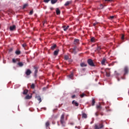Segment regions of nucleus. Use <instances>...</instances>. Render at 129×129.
<instances>
[{"instance_id": "nucleus-1", "label": "nucleus", "mask_w": 129, "mask_h": 129, "mask_svg": "<svg viewBox=\"0 0 129 129\" xmlns=\"http://www.w3.org/2000/svg\"><path fill=\"white\" fill-rule=\"evenodd\" d=\"M96 107L97 111L95 113V116H98L100 114V115H101V116H103V115H104V113H103V112H100L101 109H102V107H101V105L100 104H99V105H97Z\"/></svg>"}, {"instance_id": "nucleus-2", "label": "nucleus", "mask_w": 129, "mask_h": 129, "mask_svg": "<svg viewBox=\"0 0 129 129\" xmlns=\"http://www.w3.org/2000/svg\"><path fill=\"white\" fill-rule=\"evenodd\" d=\"M65 117V114L63 113L60 116V121L61 124L62 126H65V124H66V122L65 121V119H64Z\"/></svg>"}, {"instance_id": "nucleus-3", "label": "nucleus", "mask_w": 129, "mask_h": 129, "mask_svg": "<svg viewBox=\"0 0 129 129\" xmlns=\"http://www.w3.org/2000/svg\"><path fill=\"white\" fill-rule=\"evenodd\" d=\"M87 63L91 67H95V64H94V62H93V60H92V59L90 58L88 59Z\"/></svg>"}, {"instance_id": "nucleus-4", "label": "nucleus", "mask_w": 129, "mask_h": 129, "mask_svg": "<svg viewBox=\"0 0 129 129\" xmlns=\"http://www.w3.org/2000/svg\"><path fill=\"white\" fill-rule=\"evenodd\" d=\"M76 46H74V47L73 48H71L70 49V52H71V53H72L73 54H74L75 55V54H76L77 53V52H76Z\"/></svg>"}, {"instance_id": "nucleus-5", "label": "nucleus", "mask_w": 129, "mask_h": 129, "mask_svg": "<svg viewBox=\"0 0 129 129\" xmlns=\"http://www.w3.org/2000/svg\"><path fill=\"white\" fill-rule=\"evenodd\" d=\"M124 75H126V74H128V67H125L124 68Z\"/></svg>"}, {"instance_id": "nucleus-6", "label": "nucleus", "mask_w": 129, "mask_h": 129, "mask_svg": "<svg viewBox=\"0 0 129 129\" xmlns=\"http://www.w3.org/2000/svg\"><path fill=\"white\" fill-rule=\"evenodd\" d=\"M32 74V71L30 69H27L25 72V74L27 75V76H29V75H31Z\"/></svg>"}, {"instance_id": "nucleus-7", "label": "nucleus", "mask_w": 129, "mask_h": 129, "mask_svg": "<svg viewBox=\"0 0 129 129\" xmlns=\"http://www.w3.org/2000/svg\"><path fill=\"white\" fill-rule=\"evenodd\" d=\"M50 49L52 51H54V50H55V49H57V45H56L55 44H52L50 47Z\"/></svg>"}, {"instance_id": "nucleus-8", "label": "nucleus", "mask_w": 129, "mask_h": 129, "mask_svg": "<svg viewBox=\"0 0 129 129\" xmlns=\"http://www.w3.org/2000/svg\"><path fill=\"white\" fill-rule=\"evenodd\" d=\"M59 54V49H56L53 52V55L54 56H57Z\"/></svg>"}, {"instance_id": "nucleus-9", "label": "nucleus", "mask_w": 129, "mask_h": 129, "mask_svg": "<svg viewBox=\"0 0 129 129\" xmlns=\"http://www.w3.org/2000/svg\"><path fill=\"white\" fill-rule=\"evenodd\" d=\"M72 104H73V105H75V106H79V104L75 100H73L72 101Z\"/></svg>"}, {"instance_id": "nucleus-10", "label": "nucleus", "mask_w": 129, "mask_h": 129, "mask_svg": "<svg viewBox=\"0 0 129 129\" xmlns=\"http://www.w3.org/2000/svg\"><path fill=\"white\" fill-rule=\"evenodd\" d=\"M10 31H15L16 30V25H13L10 27Z\"/></svg>"}, {"instance_id": "nucleus-11", "label": "nucleus", "mask_w": 129, "mask_h": 129, "mask_svg": "<svg viewBox=\"0 0 129 129\" xmlns=\"http://www.w3.org/2000/svg\"><path fill=\"white\" fill-rule=\"evenodd\" d=\"M75 45H78L79 44V39H75L74 42Z\"/></svg>"}, {"instance_id": "nucleus-12", "label": "nucleus", "mask_w": 129, "mask_h": 129, "mask_svg": "<svg viewBox=\"0 0 129 129\" xmlns=\"http://www.w3.org/2000/svg\"><path fill=\"white\" fill-rule=\"evenodd\" d=\"M56 13L57 16H59V15L61 14V11H60V10H59V8L56 9Z\"/></svg>"}, {"instance_id": "nucleus-13", "label": "nucleus", "mask_w": 129, "mask_h": 129, "mask_svg": "<svg viewBox=\"0 0 129 129\" xmlns=\"http://www.w3.org/2000/svg\"><path fill=\"white\" fill-rule=\"evenodd\" d=\"M34 68L35 70L34 72V76H37V73H38V69L36 67H34Z\"/></svg>"}, {"instance_id": "nucleus-14", "label": "nucleus", "mask_w": 129, "mask_h": 129, "mask_svg": "<svg viewBox=\"0 0 129 129\" xmlns=\"http://www.w3.org/2000/svg\"><path fill=\"white\" fill-rule=\"evenodd\" d=\"M36 98H37V100L39 101V103L42 102V99H41V97L40 96H36Z\"/></svg>"}, {"instance_id": "nucleus-15", "label": "nucleus", "mask_w": 129, "mask_h": 129, "mask_svg": "<svg viewBox=\"0 0 129 129\" xmlns=\"http://www.w3.org/2000/svg\"><path fill=\"white\" fill-rule=\"evenodd\" d=\"M62 28L63 29V30L66 31L69 28V26H62Z\"/></svg>"}, {"instance_id": "nucleus-16", "label": "nucleus", "mask_w": 129, "mask_h": 129, "mask_svg": "<svg viewBox=\"0 0 129 129\" xmlns=\"http://www.w3.org/2000/svg\"><path fill=\"white\" fill-rule=\"evenodd\" d=\"M28 92H29V91L28 90H24L23 92V94H24V95H27V94H28Z\"/></svg>"}, {"instance_id": "nucleus-17", "label": "nucleus", "mask_w": 129, "mask_h": 129, "mask_svg": "<svg viewBox=\"0 0 129 129\" xmlns=\"http://www.w3.org/2000/svg\"><path fill=\"white\" fill-rule=\"evenodd\" d=\"M105 62H106V59L103 58V59L101 61L102 65H104V64L105 63Z\"/></svg>"}, {"instance_id": "nucleus-18", "label": "nucleus", "mask_w": 129, "mask_h": 129, "mask_svg": "<svg viewBox=\"0 0 129 129\" xmlns=\"http://www.w3.org/2000/svg\"><path fill=\"white\" fill-rule=\"evenodd\" d=\"M80 66L81 67H86V66H87V64L84 62H82L81 63Z\"/></svg>"}, {"instance_id": "nucleus-19", "label": "nucleus", "mask_w": 129, "mask_h": 129, "mask_svg": "<svg viewBox=\"0 0 129 129\" xmlns=\"http://www.w3.org/2000/svg\"><path fill=\"white\" fill-rule=\"evenodd\" d=\"M71 3V2L70 1H67L65 4H64V6L65 7H68V6H69V5H70Z\"/></svg>"}, {"instance_id": "nucleus-20", "label": "nucleus", "mask_w": 129, "mask_h": 129, "mask_svg": "<svg viewBox=\"0 0 129 129\" xmlns=\"http://www.w3.org/2000/svg\"><path fill=\"white\" fill-rule=\"evenodd\" d=\"M32 98V96H30L29 95H27L25 97V99H31Z\"/></svg>"}, {"instance_id": "nucleus-21", "label": "nucleus", "mask_w": 129, "mask_h": 129, "mask_svg": "<svg viewBox=\"0 0 129 129\" xmlns=\"http://www.w3.org/2000/svg\"><path fill=\"white\" fill-rule=\"evenodd\" d=\"M82 117H84V118H87V115L85 113H84L82 114Z\"/></svg>"}, {"instance_id": "nucleus-22", "label": "nucleus", "mask_w": 129, "mask_h": 129, "mask_svg": "<svg viewBox=\"0 0 129 129\" xmlns=\"http://www.w3.org/2000/svg\"><path fill=\"white\" fill-rule=\"evenodd\" d=\"M15 54H16V55H20L21 54V51L20 50H16L15 51Z\"/></svg>"}, {"instance_id": "nucleus-23", "label": "nucleus", "mask_w": 129, "mask_h": 129, "mask_svg": "<svg viewBox=\"0 0 129 129\" xmlns=\"http://www.w3.org/2000/svg\"><path fill=\"white\" fill-rule=\"evenodd\" d=\"M58 0H51V2L52 5H54V4H56V3L57 2Z\"/></svg>"}, {"instance_id": "nucleus-24", "label": "nucleus", "mask_w": 129, "mask_h": 129, "mask_svg": "<svg viewBox=\"0 0 129 129\" xmlns=\"http://www.w3.org/2000/svg\"><path fill=\"white\" fill-rule=\"evenodd\" d=\"M30 88H31V89H35V84H32V85L30 86Z\"/></svg>"}, {"instance_id": "nucleus-25", "label": "nucleus", "mask_w": 129, "mask_h": 129, "mask_svg": "<svg viewBox=\"0 0 129 129\" xmlns=\"http://www.w3.org/2000/svg\"><path fill=\"white\" fill-rule=\"evenodd\" d=\"M95 104V100L94 99H92V105L93 106Z\"/></svg>"}, {"instance_id": "nucleus-26", "label": "nucleus", "mask_w": 129, "mask_h": 129, "mask_svg": "<svg viewBox=\"0 0 129 129\" xmlns=\"http://www.w3.org/2000/svg\"><path fill=\"white\" fill-rule=\"evenodd\" d=\"M18 65L20 67H22V66H24V63L23 62H19Z\"/></svg>"}, {"instance_id": "nucleus-27", "label": "nucleus", "mask_w": 129, "mask_h": 129, "mask_svg": "<svg viewBox=\"0 0 129 129\" xmlns=\"http://www.w3.org/2000/svg\"><path fill=\"white\" fill-rule=\"evenodd\" d=\"M17 61H18V59L13 58L12 59L13 63H17Z\"/></svg>"}, {"instance_id": "nucleus-28", "label": "nucleus", "mask_w": 129, "mask_h": 129, "mask_svg": "<svg viewBox=\"0 0 129 129\" xmlns=\"http://www.w3.org/2000/svg\"><path fill=\"white\" fill-rule=\"evenodd\" d=\"M80 96L82 98H83L84 96H86V95L85 93H82L80 95Z\"/></svg>"}, {"instance_id": "nucleus-29", "label": "nucleus", "mask_w": 129, "mask_h": 129, "mask_svg": "<svg viewBox=\"0 0 129 129\" xmlns=\"http://www.w3.org/2000/svg\"><path fill=\"white\" fill-rule=\"evenodd\" d=\"M45 125L46 127H48V126L50 125V123L49 122V121L46 122Z\"/></svg>"}, {"instance_id": "nucleus-30", "label": "nucleus", "mask_w": 129, "mask_h": 129, "mask_svg": "<svg viewBox=\"0 0 129 129\" xmlns=\"http://www.w3.org/2000/svg\"><path fill=\"white\" fill-rule=\"evenodd\" d=\"M103 126H104L103 124H102V123L99 124V129L102 128L103 127Z\"/></svg>"}, {"instance_id": "nucleus-31", "label": "nucleus", "mask_w": 129, "mask_h": 129, "mask_svg": "<svg viewBox=\"0 0 129 129\" xmlns=\"http://www.w3.org/2000/svg\"><path fill=\"white\" fill-rule=\"evenodd\" d=\"M106 76L107 77H109L110 76V73L106 72Z\"/></svg>"}, {"instance_id": "nucleus-32", "label": "nucleus", "mask_w": 129, "mask_h": 129, "mask_svg": "<svg viewBox=\"0 0 129 129\" xmlns=\"http://www.w3.org/2000/svg\"><path fill=\"white\" fill-rule=\"evenodd\" d=\"M73 76H74L73 73H72L71 75H69V77L71 79L73 78Z\"/></svg>"}, {"instance_id": "nucleus-33", "label": "nucleus", "mask_w": 129, "mask_h": 129, "mask_svg": "<svg viewBox=\"0 0 129 129\" xmlns=\"http://www.w3.org/2000/svg\"><path fill=\"white\" fill-rule=\"evenodd\" d=\"M91 42H95V38L94 37H92V38L91 39Z\"/></svg>"}, {"instance_id": "nucleus-34", "label": "nucleus", "mask_w": 129, "mask_h": 129, "mask_svg": "<svg viewBox=\"0 0 129 129\" xmlns=\"http://www.w3.org/2000/svg\"><path fill=\"white\" fill-rule=\"evenodd\" d=\"M68 59H69V56L65 55L64 56V60H68Z\"/></svg>"}, {"instance_id": "nucleus-35", "label": "nucleus", "mask_w": 129, "mask_h": 129, "mask_svg": "<svg viewBox=\"0 0 129 129\" xmlns=\"http://www.w3.org/2000/svg\"><path fill=\"white\" fill-rule=\"evenodd\" d=\"M101 50V47H100V46H98L97 48V50L99 52V51H100Z\"/></svg>"}, {"instance_id": "nucleus-36", "label": "nucleus", "mask_w": 129, "mask_h": 129, "mask_svg": "<svg viewBox=\"0 0 129 129\" xmlns=\"http://www.w3.org/2000/svg\"><path fill=\"white\" fill-rule=\"evenodd\" d=\"M96 25H98V22H95L93 23L94 27H96Z\"/></svg>"}, {"instance_id": "nucleus-37", "label": "nucleus", "mask_w": 129, "mask_h": 129, "mask_svg": "<svg viewBox=\"0 0 129 129\" xmlns=\"http://www.w3.org/2000/svg\"><path fill=\"white\" fill-rule=\"evenodd\" d=\"M50 0H44V2L46 3V4H48L49 2H50Z\"/></svg>"}, {"instance_id": "nucleus-38", "label": "nucleus", "mask_w": 129, "mask_h": 129, "mask_svg": "<svg viewBox=\"0 0 129 129\" xmlns=\"http://www.w3.org/2000/svg\"><path fill=\"white\" fill-rule=\"evenodd\" d=\"M26 7H28V4H25L23 7V9H25Z\"/></svg>"}, {"instance_id": "nucleus-39", "label": "nucleus", "mask_w": 129, "mask_h": 129, "mask_svg": "<svg viewBox=\"0 0 129 129\" xmlns=\"http://www.w3.org/2000/svg\"><path fill=\"white\" fill-rule=\"evenodd\" d=\"M27 46V44L26 43H24L23 44H22V47H23V48H25V47Z\"/></svg>"}, {"instance_id": "nucleus-40", "label": "nucleus", "mask_w": 129, "mask_h": 129, "mask_svg": "<svg viewBox=\"0 0 129 129\" xmlns=\"http://www.w3.org/2000/svg\"><path fill=\"white\" fill-rule=\"evenodd\" d=\"M95 129H99V127H98V126L96 124L95 125Z\"/></svg>"}, {"instance_id": "nucleus-41", "label": "nucleus", "mask_w": 129, "mask_h": 129, "mask_svg": "<svg viewBox=\"0 0 129 129\" xmlns=\"http://www.w3.org/2000/svg\"><path fill=\"white\" fill-rule=\"evenodd\" d=\"M46 89H47V88L44 87V88H43L42 90H43V91H46Z\"/></svg>"}, {"instance_id": "nucleus-42", "label": "nucleus", "mask_w": 129, "mask_h": 129, "mask_svg": "<svg viewBox=\"0 0 129 129\" xmlns=\"http://www.w3.org/2000/svg\"><path fill=\"white\" fill-rule=\"evenodd\" d=\"M114 18V16H112L110 17V19H111V20H112V19Z\"/></svg>"}, {"instance_id": "nucleus-43", "label": "nucleus", "mask_w": 129, "mask_h": 129, "mask_svg": "<svg viewBox=\"0 0 129 129\" xmlns=\"http://www.w3.org/2000/svg\"><path fill=\"white\" fill-rule=\"evenodd\" d=\"M121 39L122 40H123V39H124V35H122L121 36Z\"/></svg>"}, {"instance_id": "nucleus-44", "label": "nucleus", "mask_w": 129, "mask_h": 129, "mask_svg": "<svg viewBox=\"0 0 129 129\" xmlns=\"http://www.w3.org/2000/svg\"><path fill=\"white\" fill-rule=\"evenodd\" d=\"M103 5H102V4H101V5H100V9H103Z\"/></svg>"}, {"instance_id": "nucleus-45", "label": "nucleus", "mask_w": 129, "mask_h": 129, "mask_svg": "<svg viewBox=\"0 0 129 129\" xmlns=\"http://www.w3.org/2000/svg\"><path fill=\"white\" fill-rule=\"evenodd\" d=\"M33 11H31L30 12V13H29V15H33Z\"/></svg>"}, {"instance_id": "nucleus-46", "label": "nucleus", "mask_w": 129, "mask_h": 129, "mask_svg": "<svg viewBox=\"0 0 129 129\" xmlns=\"http://www.w3.org/2000/svg\"><path fill=\"white\" fill-rule=\"evenodd\" d=\"M76 97V96L75 95H74L72 96V98L74 99V98Z\"/></svg>"}, {"instance_id": "nucleus-47", "label": "nucleus", "mask_w": 129, "mask_h": 129, "mask_svg": "<svg viewBox=\"0 0 129 129\" xmlns=\"http://www.w3.org/2000/svg\"><path fill=\"white\" fill-rule=\"evenodd\" d=\"M112 0H105V2H111Z\"/></svg>"}, {"instance_id": "nucleus-48", "label": "nucleus", "mask_w": 129, "mask_h": 129, "mask_svg": "<svg viewBox=\"0 0 129 129\" xmlns=\"http://www.w3.org/2000/svg\"><path fill=\"white\" fill-rule=\"evenodd\" d=\"M50 10L51 11H53V10H54V8L53 7H51Z\"/></svg>"}, {"instance_id": "nucleus-49", "label": "nucleus", "mask_w": 129, "mask_h": 129, "mask_svg": "<svg viewBox=\"0 0 129 129\" xmlns=\"http://www.w3.org/2000/svg\"><path fill=\"white\" fill-rule=\"evenodd\" d=\"M115 74H116L117 75H118V74L116 72V71L115 72Z\"/></svg>"}, {"instance_id": "nucleus-50", "label": "nucleus", "mask_w": 129, "mask_h": 129, "mask_svg": "<svg viewBox=\"0 0 129 129\" xmlns=\"http://www.w3.org/2000/svg\"><path fill=\"white\" fill-rule=\"evenodd\" d=\"M70 62H72V60H70Z\"/></svg>"}]
</instances>
